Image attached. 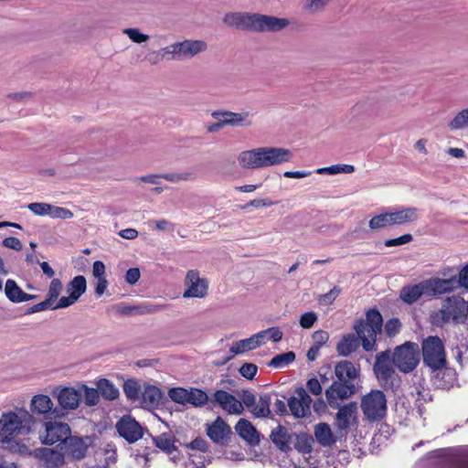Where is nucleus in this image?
<instances>
[{
  "instance_id": "2f4dec72",
  "label": "nucleus",
  "mask_w": 468,
  "mask_h": 468,
  "mask_svg": "<svg viewBox=\"0 0 468 468\" xmlns=\"http://www.w3.org/2000/svg\"><path fill=\"white\" fill-rule=\"evenodd\" d=\"M53 403L47 395H36L31 400V410L38 414H46L51 411Z\"/></svg>"
},
{
  "instance_id": "1a4fd4ad",
  "label": "nucleus",
  "mask_w": 468,
  "mask_h": 468,
  "mask_svg": "<svg viewBox=\"0 0 468 468\" xmlns=\"http://www.w3.org/2000/svg\"><path fill=\"white\" fill-rule=\"evenodd\" d=\"M360 408L371 422L380 421L387 414V399L383 391L372 389L361 399Z\"/></svg>"
},
{
  "instance_id": "69168bd1",
  "label": "nucleus",
  "mask_w": 468,
  "mask_h": 468,
  "mask_svg": "<svg viewBox=\"0 0 468 468\" xmlns=\"http://www.w3.org/2000/svg\"><path fill=\"white\" fill-rule=\"evenodd\" d=\"M306 388L308 391L314 396L321 395L323 391L322 386L316 378H312L308 379L306 383Z\"/></svg>"
},
{
  "instance_id": "a878e982",
  "label": "nucleus",
  "mask_w": 468,
  "mask_h": 468,
  "mask_svg": "<svg viewBox=\"0 0 468 468\" xmlns=\"http://www.w3.org/2000/svg\"><path fill=\"white\" fill-rule=\"evenodd\" d=\"M80 393L73 388H64L60 390L58 400L64 410H75L80 401Z\"/></svg>"
},
{
  "instance_id": "c756f323",
  "label": "nucleus",
  "mask_w": 468,
  "mask_h": 468,
  "mask_svg": "<svg viewBox=\"0 0 468 468\" xmlns=\"http://www.w3.org/2000/svg\"><path fill=\"white\" fill-rule=\"evenodd\" d=\"M86 289L87 282L82 275L75 276L67 285V292L76 301L86 292Z\"/></svg>"
},
{
  "instance_id": "09e8293b",
  "label": "nucleus",
  "mask_w": 468,
  "mask_h": 468,
  "mask_svg": "<svg viewBox=\"0 0 468 468\" xmlns=\"http://www.w3.org/2000/svg\"><path fill=\"white\" fill-rule=\"evenodd\" d=\"M383 326L386 335L391 338L400 332L402 324L399 318L394 317L388 319Z\"/></svg>"
},
{
  "instance_id": "e433bc0d",
  "label": "nucleus",
  "mask_w": 468,
  "mask_h": 468,
  "mask_svg": "<svg viewBox=\"0 0 468 468\" xmlns=\"http://www.w3.org/2000/svg\"><path fill=\"white\" fill-rule=\"evenodd\" d=\"M100 394L106 399L113 400L119 397V390L109 379L101 378L97 383Z\"/></svg>"
},
{
  "instance_id": "20e7f679",
  "label": "nucleus",
  "mask_w": 468,
  "mask_h": 468,
  "mask_svg": "<svg viewBox=\"0 0 468 468\" xmlns=\"http://www.w3.org/2000/svg\"><path fill=\"white\" fill-rule=\"evenodd\" d=\"M359 373V367H356L349 360H342L335 364L336 380L325 390V397L330 407H337L339 400L346 399L356 392Z\"/></svg>"
},
{
  "instance_id": "774afa93",
  "label": "nucleus",
  "mask_w": 468,
  "mask_h": 468,
  "mask_svg": "<svg viewBox=\"0 0 468 468\" xmlns=\"http://www.w3.org/2000/svg\"><path fill=\"white\" fill-rule=\"evenodd\" d=\"M187 447L191 448L192 450L200 451L202 452H207L208 449L207 442L200 437L193 440L189 444H187Z\"/></svg>"
},
{
  "instance_id": "4468645a",
  "label": "nucleus",
  "mask_w": 468,
  "mask_h": 468,
  "mask_svg": "<svg viewBox=\"0 0 468 468\" xmlns=\"http://www.w3.org/2000/svg\"><path fill=\"white\" fill-rule=\"evenodd\" d=\"M298 397H291L288 399V407L295 418H304L311 413L312 399L306 390L300 387L295 389Z\"/></svg>"
},
{
  "instance_id": "393cba45",
  "label": "nucleus",
  "mask_w": 468,
  "mask_h": 468,
  "mask_svg": "<svg viewBox=\"0 0 468 468\" xmlns=\"http://www.w3.org/2000/svg\"><path fill=\"white\" fill-rule=\"evenodd\" d=\"M389 212L393 226L411 224L416 222L419 218V210L412 207Z\"/></svg>"
},
{
  "instance_id": "37998d69",
  "label": "nucleus",
  "mask_w": 468,
  "mask_h": 468,
  "mask_svg": "<svg viewBox=\"0 0 468 468\" xmlns=\"http://www.w3.org/2000/svg\"><path fill=\"white\" fill-rule=\"evenodd\" d=\"M355 172V166L352 165H333L327 167L318 168L316 173L319 175H337V174H352Z\"/></svg>"
},
{
  "instance_id": "3c124183",
  "label": "nucleus",
  "mask_w": 468,
  "mask_h": 468,
  "mask_svg": "<svg viewBox=\"0 0 468 468\" xmlns=\"http://www.w3.org/2000/svg\"><path fill=\"white\" fill-rule=\"evenodd\" d=\"M27 208L37 216H49L51 205L42 202H35L27 205Z\"/></svg>"
},
{
  "instance_id": "c9c22d12",
  "label": "nucleus",
  "mask_w": 468,
  "mask_h": 468,
  "mask_svg": "<svg viewBox=\"0 0 468 468\" xmlns=\"http://www.w3.org/2000/svg\"><path fill=\"white\" fill-rule=\"evenodd\" d=\"M175 441L174 436L168 432H164L154 438V445L168 454L176 450Z\"/></svg>"
},
{
  "instance_id": "f704fd0d",
  "label": "nucleus",
  "mask_w": 468,
  "mask_h": 468,
  "mask_svg": "<svg viewBox=\"0 0 468 468\" xmlns=\"http://www.w3.org/2000/svg\"><path fill=\"white\" fill-rule=\"evenodd\" d=\"M392 226L390 212L378 214L372 217L368 222V227L372 231H378Z\"/></svg>"
},
{
  "instance_id": "bf43d9fd",
  "label": "nucleus",
  "mask_w": 468,
  "mask_h": 468,
  "mask_svg": "<svg viewBox=\"0 0 468 468\" xmlns=\"http://www.w3.org/2000/svg\"><path fill=\"white\" fill-rule=\"evenodd\" d=\"M239 398L241 399L242 406L248 408L250 410L255 407L256 404V397L255 395L248 389L242 390L239 394Z\"/></svg>"
},
{
  "instance_id": "79ce46f5",
  "label": "nucleus",
  "mask_w": 468,
  "mask_h": 468,
  "mask_svg": "<svg viewBox=\"0 0 468 468\" xmlns=\"http://www.w3.org/2000/svg\"><path fill=\"white\" fill-rule=\"evenodd\" d=\"M162 179L172 183H179L181 181H193L197 179L196 173L192 171H184L181 173L171 172L161 174Z\"/></svg>"
},
{
  "instance_id": "864d4df0",
  "label": "nucleus",
  "mask_w": 468,
  "mask_h": 468,
  "mask_svg": "<svg viewBox=\"0 0 468 468\" xmlns=\"http://www.w3.org/2000/svg\"><path fill=\"white\" fill-rule=\"evenodd\" d=\"M340 292L341 290L337 286H335L328 292L321 294L317 300L320 304L329 305L338 297Z\"/></svg>"
},
{
  "instance_id": "338daca9",
  "label": "nucleus",
  "mask_w": 468,
  "mask_h": 468,
  "mask_svg": "<svg viewBox=\"0 0 468 468\" xmlns=\"http://www.w3.org/2000/svg\"><path fill=\"white\" fill-rule=\"evenodd\" d=\"M459 287L468 290V265H463V268L459 272V278H456V289Z\"/></svg>"
},
{
  "instance_id": "6e6d98bb",
  "label": "nucleus",
  "mask_w": 468,
  "mask_h": 468,
  "mask_svg": "<svg viewBox=\"0 0 468 468\" xmlns=\"http://www.w3.org/2000/svg\"><path fill=\"white\" fill-rule=\"evenodd\" d=\"M100 399V391L97 388H86L84 393L85 403L88 406H95L98 404Z\"/></svg>"
},
{
  "instance_id": "f3484780",
  "label": "nucleus",
  "mask_w": 468,
  "mask_h": 468,
  "mask_svg": "<svg viewBox=\"0 0 468 468\" xmlns=\"http://www.w3.org/2000/svg\"><path fill=\"white\" fill-rule=\"evenodd\" d=\"M212 403H217L224 411L229 414H241L243 412L242 403L232 394L223 389H218L214 392L211 399Z\"/></svg>"
},
{
  "instance_id": "0eeeda50",
  "label": "nucleus",
  "mask_w": 468,
  "mask_h": 468,
  "mask_svg": "<svg viewBox=\"0 0 468 468\" xmlns=\"http://www.w3.org/2000/svg\"><path fill=\"white\" fill-rule=\"evenodd\" d=\"M33 423V416L27 410L4 413L0 419V440L10 442L20 434H28Z\"/></svg>"
},
{
  "instance_id": "dca6fc26",
  "label": "nucleus",
  "mask_w": 468,
  "mask_h": 468,
  "mask_svg": "<svg viewBox=\"0 0 468 468\" xmlns=\"http://www.w3.org/2000/svg\"><path fill=\"white\" fill-rule=\"evenodd\" d=\"M45 427L46 434L43 442L48 445H53L57 442L61 444L71 433L69 424L63 422L47 421Z\"/></svg>"
},
{
  "instance_id": "423d86ee",
  "label": "nucleus",
  "mask_w": 468,
  "mask_h": 468,
  "mask_svg": "<svg viewBox=\"0 0 468 468\" xmlns=\"http://www.w3.org/2000/svg\"><path fill=\"white\" fill-rule=\"evenodd\" d=\"M382 328L383 317L377 308L368 309L366 317L356 320L353 325L366 352L376 350L377 336L382 332Z\"/></svg>"
},
{
  "instance_id": "4c0bfd02",
  "label": "nucleus",
  "mask_w": 468,
  "mask_h": 468,
  "mask_svg": "<svg viewBox=\"0 0 468 468\" xmlns=\"http://www.w3.org/2000/svg\"><path fill=\"white\" fill-rule=\"evenodd\" d=\"M332 0H304L303 11L307 15H317L323 13Z\"/></svg>"
},
{
  "instance_id": "c85d7f7f",
  "label": "nucleus",
  "mask_w": 468,
  "mask_h": 468,
  "mask_svg": "<svg viewBox=\"0 0 468 468\" xmlns=\"http://www.w3.org/2000/svg\"><path fill=\"white\" fill-rule=\"evenodd\" d=\"M162 308V305L150 303H142L138 305L121 304L118 306V312L123 315H129L133 314L143 315L148 314H154L157 311H160Z\"/></svg>"
},
{
  "instance_id": "412c9836",
  "label": "nucleus",
  "mask_w": 468,
  "mask_h": 468,
  "mask_svg": "<svg viewBox=\"0 0 468 468\" xmlns=\"http://www.w3.org/2000/svg\"><path fill=\"white\" fill-rule=\"evenodd\" d=\"M427 295L435 296L456 289V277L450 279H430L425 281Z\"/></svg>"
},
{
  "instance_id": "8fccbe9b",
  "label": "nucleus",
  "mask_w": 468,
  "mask_h": 468,
  "mask_svg": "<svg viewBox=\"0 0 468 468\" xmlns=\"http://www.w3.org/2000/svg\"><path fill=\"white\" fill-rule=\"evenodd\" d=\"M188 389L184 388H171L168 390V396L176 403L186 404Z\"/></svg>"
},
{
  "instance_id": "6e6552de",
  "label": "nucleus",
  "mask_w": 468,
  "mask_h": 468,
  "mask_svg": "<svg viewBox=\"0 0 468 468\" xmlns=\"http://www.w3.org/2000/svg\"><path fill=\"white\" fill-rule=\"evenodd\" d=\"M423 363L432 371L446 367L447 358L442 340L437 335H430L421 344Z\"/></svg>"
},
{
  "instance_id": "a211bd4d",
  "label": "nucleus",
  "mask_w": 468,
  "mask_h": 468,
  "mask_svg": "<svg viewBox=\"0 0 468 468\" xmlns=\"http://www.w3.org/2000/svg\"><path fill=\"white\" fill-rule=\"evenodd\" d=\"M35 457L44 468H60L65 464L62 452L50 448H38L35 451Z\"/></svg>"
},
{
  "instance_id": "aec40b11",
  "label": "nucleus",
  "mask_w": 468,
  "mask_h": 468,
  "mask_svg": "<svg viewBox=\"0 0 468 468\" xmlns=\"http://www.w3.org/2000/svg\"><path fill=\"white\" fill-rule=\"evenodd\" d=\"M207 436L216 443L224 445L227 443L231 432L230 427L220 418L207 427Z\"/></svg>"
},
{
  "instance_id": "052dcab7",
  "label": "nucleus",
  "mask_w": 468,
  "mask_h": 468,
  "mask_svg": "<svg viewBox=\"0 0 468 468\" xmlns=\"http://www.w3.org/2000/svg\"><path fill=\"white\" fill-rule=\"evenodd\" d=\"M53 302L49 300L48 297L45 301L38 303L37 304L32 305L29 307L26 312L25 314H31L35 313H38L41 311H45L47 309H52L53 310Z\"/></svg>"
},
{
  "instance_id": "4d7b16f0",
  "label": "nucleus",
  "mask_w": 468,
  "mask_h": 468,
  "mask_svg": "<svg viewBox=\"0 0 468 468\" xmlns=\"http://www.w3.org/2000/svg\"><path fill=\"white\" fill-rule=\"evenodd\" d=\"M166 56H169V55L165 53L164 48H161L159 50H153V51L149 52L148 54H146L144 58L151 65H157L162 60H164Z\"/></svg>"
},
{
  "instance_id": "cd10ccee",
  "label": "nucleus",
  "mask_w": 468,
  "mask_h": 468,
  "mask_svg": "<svg viewBox=\"0 0 468 468\" xmlns=\"http://www.w3.org/2000/svg\"><path fill=\"white\" fill-rule=\"evenodd\" d=\"M360 343L361 341L356 334H346L338 342L336 351L339 356H347L359 347Z\"/></svg>"
},
{
  "instance_id": "de8ad7c7",
  "label": "nucleus",
  "mask_w": 468,
  "mask_h": 468,
  "mask_svg": "<svg viewBox=\"0 0 468 468\" xmlns=\"http://www.w3.org/2000/svg\"><path fill=\"white\" fill-rule=\"evenodd\" d=\"M122 33L126 35L133 43L143 44L150 39V36L140 31L136 27H129L122 29Z\"/></svg>"
},
{
  "instance_id": "e2e57ef3",
  "label": "nucleus",
  "mask_w": 468,
  "mask_h": 468,
  "mask_svg": "<svg viewBox=\"0 0 468 468\" xmlns=\"http://www.w3.org/2000/svg\"><path fill=\"white\" fill-rule=\"evenodd\" d=\"M317 320V315L314 312H307L303 314L300 318V325L303 328L309 329L311 328L315 321Z\"/></svg>"
},
{
  "instance_id": "473e14b6",
  "label": "nucleus",
  "mask_w": 468,
  "mask_h": 468,
  "mask_svg": "<svg viewBox=\"0 0 468 468\" xmlns=\"http://www.w3.org/2000/svg\"><path fill=\"white\" fill-rule=\"evenodd\" d=\"M271 395L264 393L260 395L258 404L251 409L250 412L256 418H268L271 415Z\"/></svg>"
},
{
  "instance_id": "13d9d810",
  "label": "nucleus",
  "mask_w": 468,
  "mask_h": 468,
  "mask_svg": "<svg viewBox=\"0 0 468 468\" xmlns=\"http://www.w3.org/2000/svg\"><path fill=\"white\" fill-rule=\"evenodd\" d=\"M412 240L413 236L410 233H407L395 239H386L384 244L386 247H397L410 243Z\"/></svg>"
},
{
  "instance_id": "5fc2aeb1",
  "label": "nucleus",
  "mask_w": 468,
  "mask_h": 468,
  "mask_svg": "<svg viewBox=\"0 0 468 468\" xmlns=\"http://www.w3.org/2000/svg\"><path fill=\"white\" fill-rule=\"evenodd\" d=\"M49 216L53 218L68 219L73 217V213L68 208L51 205Z\"/></svg>"
},
{
  "instance_id": "4be33fe9",
  "label": "nucleus",
  "mask_w": 468,
  "mask_h": 468,
  "mask_svg": "<svg viewBox=\"0 0 468 468\" xmlns=\"http://www.w3.org/2000/svg\"><path fill=\"white\" fill-rule=\"evenodd\" d=\"M239 436L251 446L260 443V434L256 428L246 419H240L235 425Z\"/></svg>"
},
{
  "instance_id": "ea45409f",
  "label": "nucleus",
  "mask_w": 468,
  "mask_h": 468,
  "mask_svg": "<svg viewBox=\"0 0 468 468\" xmlns=\"http://www.w3.org/2000/svg\"><path fill=\"white\" fill-rule=\"evenodd\" d=\"M5 292L6 297L12 303H22V297L24 295V291L17 285V283L12 280L8 279L5 282Z\"/></svg>"
},
{
  "instance_id": "680f3d73",
  "label": "nucleus",
  "mask_w": 468,
  "mask_h": 468,
  "mask_svg": "<svg viewBox=\"0 0 468 468\" xmlns=\"http://www.w3.org/2000/svg\"><path fill=\"white\" fill-rule=\"evenodd\" d=\"M258 372V367L252 363H244L240 368L239 373L247 379H253Z\"/></svg>"
},
{
  "instance_id": "a19ab883",
  "label": "nucleus",
  "mask_w": 468,
  "mask_h": 468,
  "mask_svg": "<svg viewBox=\"0 0 468 468\" xmlns=\"http://www.w3.org/2000/svg\"><path fill=\"white\" fill-rule=\"evenodd\" d=\"M208 401L207 394L199 388H190L187 391V401L186 403L191 404L195 407H202Z\"/></svg>"
},
{
  "instance_id": "7c9ffc66",
  "label": "nucleus",
  "mask_w": 468,
  "mask_h": 468,
  "mask_svg": "<svg viewBox=\"0 0 468 468\" xmlns=\"http://www.w3.org/2000/svg\"><path fill=\"white\" fill-rule=\"evenodd\" d=\"M314 436L318 443L323 446H330L335 442L331 428L325 422H321L315 426Z\"/></svg>"
},
{
  "instance_id": "bb28decb",
  "label": "nucleus",
  "mask_w": 468,
  "mask_h": 468,
  "mask_svg": "<svg viewBox=\"0 0 468 468\" xmlns=\"http://www.w3.org/2000/svg\"><path fill=\"white\" fill-rule=\"evenodd\" d=\"M424 294L427 295L425 281L418 284L404 286L400 291L399 296L404 303L412 304Z\"/></svg>"
},
{
  "instance_id": "b1692460",
  "label": "nucleus",
  "mask_w": 468,
  "mask_h": 468,
  "mask_svg": "<svg viewBox=\"0 0 468 468\" xmlns=\"http://www.w3.org/2000/svg\"><path fill=\"white\" fill-rule=\"evenodd\" d=\"M270 439L275 447L281 452H288L292 450V435L284 426L278 425L274 430H272Z\"/></svg>"
},
{
  "instance_id": "0e129e2a",
  "label": "nucleus",
  "mask_w": 468,
  "mask_h": 468,
  "mask_svg": "<svg viewBox=\"0 0 468 468\" xmlns=\"http://www.w3.org/2000/svg\"><path fill=\"white\" fill-rule=\"evenodd\" d=\"M312 338L313 345L321 348L328 341L329 334L324 330H317L313 334Z\"/></svg>"
},
{
  "instance_id": "7ed1b4c3",
  "label": "nucleus",
  "mask_w": 468,
  "mask_h": 468,
  "mask_svg": "<svg viewBox=\"0 0 468 468\" xmlns=\"http://www.w3.org/2000/svg\"><path fill=\"white\" fill-rule=\"evenodd\" d=\"M223 22L229 27L258 33L279 32L290 25V20L284 17L250 12L227 13Z\"/></svg>"
},
{
  "instance_id": "9b49d317",
  "label": "nucleus",
  "mask_w": 468,
  "mask_h": 468,
  "mask_svg": "<svg viewBox=\"0 0 468 468\" xmlns=\"http://www.w3.org/2000/svg\"><path fill=\"white\" fill-rule=\"evenodd\" d=\"M185 286V298H203L207 294V280L201 278L197 271L191 270L186 273Z\"/></svg>"
},
{
  "instance_id": "ddd939ff",
  "label": "nucleus",
  "mask_w": 468,
  "mask_h": 468,
  "mask_svg": "<svg viewBox=\"0 0 468 468\" xmlns=\"http://www.w3.org/2000/svg\"><path fill=\"white\" fill-rule=\"evenodd\" d=\"M60 451L64 458L71 461H79L86 456L88 450L87 442L80 437L71 436V434L59 444Z\"/></svg>"
},
{
  "instance_id": "6ab92c4d",
  "label": "nucleus",
  "mask_w": 468,
  "mask_h": 468,
  "mask_svg": "<svg viewBox=\"0 0 468 468\" xmlns=\"http://www.w3.org/2000/svg\"><path fill=\"white\" fill-rule=\"evenodd\" d=\"M356 404L354 402L339 407L335 421L338 432H347L352 420H356Z\"/></svg>"
},
{
  "instance_id": "72a5a7b5",
  "label": "nucleus",
  "mask_w": 468,
  "mask_h": 468,
  "mask_svg": "<svg viewBox=\"0 0 468 468\" xmlns=\"http://www.w3.org/2000/svg\"><path fill=\"white\" fill-rule=\"evenodd\" d=\"M92 275L97 280L95 295L101 297L108 286V281L105 277V265H93Z\"/></svg>"
},
{
  "instance_id": "a18cd8bd",
  "label": "nucleus",
  "mask_w": 468,
  "mask_h": 468,
  "mask_svg": "<svg viewBox=\"0 0 468 468\" xmlns=\"http://www.w3.org/2000/svg\"><path fill=\"white\" fill-rule=\"evenodd\" d=\"M257 347H259V344H255L254 338L250 336L249 338L234 343L230 350L233 354L238 355L246 351L256 349Z\"/></svg>"
},
{
  "instance_id": "f257e3e1",
  "label": "nucleus",
  "mask_w": 468,
  "mask_h": 468,
  "mask_svg": "<svg viewBox=\"0 0 468 468\" xmlns=\"http://www.w3.org/2000/svg\"><path fill=\"white\" fill-rule=\"evenodd\" d=\"M420 363V347L413 342H405L395 347L391 356L389 350L377 355L373 367L379 385L386 390L395 393L401 385V379L394 367L403 373L412 372Z\"/></svg>"
},
{
  "instance_id": "58836bf2",
  "label": "nucleus",
  "mask_w": 468,
  "mask_h": 468,
  "mask_svg": "<svg viewBox=\"0 0 468 468\" xmlns=\"http://www.w3.org/2000/svg\"><path fill=\"white\" fill-rule=\"evenodd\" d=\"M448 128L452 132L468 128V107L454 115L448 122Z\"/></svg>"
},
{
  "instance_id": "9d476101",
  "label": "nucleus",
  "mask_w": 468,
  "mask_h": 468,
  "mask_svg": "<svg viewBox=\"0 0 468 468\" xmlns=\"http://www.w3.org/2000/svg\"><path fill=\"white\" fill-rule=\"evenodd\" d=\"M165 53L176 60L191 59L207 50V43L201 39H185L164 48Z\"/></svg>"
},
{
  "instance_id": "2eb2a0df",
  "label": "nucleus",
  "mask_w": 468,
  "mask_h": 468,
  "mask_svg": "<svg viewBox=\"0 0 468 468\" xmlns=\"http://www.w3.org/2000/svg\"><path fill=\"white\" fill-rule=\"evenodd\" d=\"M211 117L215 120L222 121L225 126L250 127L252 125L249 112L214 111L211 112Z\"/></svg>"
},
{
  "instance_id": "603ef678",
  "label": "nucleus",
  "mask_w": 468,
  "mask_h": 468,
  "mask_svg": "<svg viewBox=\"0 0 468 468\" xmlns=\"http://www.w3.org/2000/svg\"><path fill=\"white\" fill-rule=\"evenodd\" d=\"M62 290V282L59 279H52L48 291V298L51 300L53 303L58 299L60 292Z\"/></svg>"
},
{
  "instance_id": "49530a36",
  "label": "nucleus",
  "mask_w": 468,
  "mask_h": 468,
  "mask_svg": "<svg viewBox=\"0 0 468 468\" xmlns=\"http://www.w3.org/2000/svg\"><path fill=\"white\" fill-rule=\"evenodd\" d=\"M123 392L130 400L140 399L141 387L135 379H127L123 384Z\"/></svg>"
},
{
  "instance_id": "f03ea898",
  "label": "nucleus",
  "mask_w": 468,
  "mask_h": 468,
  "mask_svg": "<svg viewBox=\"0 0 468 468\" xmlns=\"http://www.w3.org/2000/svg\"><path fill=\"white\" fill-rule=\"evenodd\" d=\"M292 158L293 154L290 149L260 146L239 152L237 155V162L243 170H258L289 163Z\"/></svg>"
},
{
  "instance_id": "5701e85b",
  "label": "nucleus",
  "mask_w": 468,
  "mask_h": 468,
  "mask_svg": "<svg viewBox=\"0 0 468 468\" xmlns=\"http://www.w3.org/2000/svg\"><path fill=\"white\" fill-rule=\"evenodd\" d=\"M163 394L159 388L154 385H147L141 396V405L144 409L152 410L159 407Z\"/></svg>"
},
{
  "instance_id": "c03bdc74",
  "label": "nucleus",
  "mask_w": 468,
  "mask_h": 468,
  "mask_svg": "<svg viewBox=\"0 0 468 468\" xmlns=\"http://www.w3.org/2000/svg\"><path fill=\"white\" fill-rule=\"evenodd\" d=\"M295 359V354L292 351H289L283 354H279L272 357V359L269 362V366L274 368H281L285 366H288Z\"/></svg>"
},
{
  "instance_id": "f8f14e48",
  "label": "nucleus",
  "mask_w": 468,
  "mask_h": 468,
  "mask_svg": "<svg viewBox=\"0 0 468 468\" xmlns=\"http://www.w3.org/2000/svg\"><path fill=\"white\" fill-rule=\"evenodd\" d=\"M116 429L119 435L130 443L139 441L144 435L142 426L130 415L122 417L116 423Z\"/></svg>"
},
{
  "instance_id": "39448f33",
  "label": "nucleus",
  "mask_w": 468,
  "mask_h": 468,
  "mask_svg": "<svg viewBox=\"0 0 468 468\" xmlns=\"http://www.w3.org/2000/svg\"><path fill=\"white\" fill-rule=\"evenodd\" d=\"M468 318V303L459 295L446 297L441 308L431 314V323L437 327H443L452 322L463 324Z\"/></svg>"
}]
</instances>
